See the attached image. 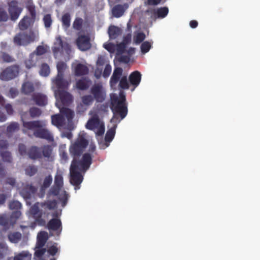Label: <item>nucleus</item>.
Segmentation results:
<instances>
[{
	"label": "nucleus",
	"instance_id": "nucleus-47",
	"mask_svg": "<svg viewBox=\"0 0 260 260\" xmlns=\"http://www.w3.org/2000/svg\"><path fill=\"white\" fill-rule=\"evenodd\" d=\"M67 68V64L63 61H59L57 63V75H64L65 70Z\"/></svg>",
	"mask_w": 260,
	"mask_h": 260
},
{
	"label": "nucleus",
	"instance_id": "nucleus-13",
	"mask_svg": "<svg viewBox=\"0 0 260 260\" xmlns=\"http://www.w3.org/2000/svg\"><path fill=\"white\" fill-rule=\"evenodd\" d=\"M8 11L12 20H16L19 17L22 9L18 7V3L16 0L11 1L8 4Z\"/></svg>",
	"mask_w": 260,
	"mask_h": 260
},
{
	"label": "nucleus",
	"instance_id": "nucleus-61",
	"mask_svg": "<svg viewBox=\"0 0 260 260\" xmlns=\"http://www.w3.org/2000/svg\"><path fill=\"white\" fill-rule=\"evenodd\" d=\"M0 225L8 227L10 224L9 218L7 217L6 215H2L0 216Z\"/></svg>",
	"mask_w": 260,
	"mask_h": 260
},
{
	"label": "nucleus",
	"instance_id": "nucleus-26",
	"mask_svg": "<svg viewBox=\"0 0 260 260\" xmlns=\"http://www.w3.org/2000/svg\"><path fill=\"white\" fill-rule=\"evenodd\" d=\"M153 15L154 17L157 18H164L166 17L169 13V9L167 7H160L159 8L154 9L153 10Z\"/></svg>",
	"mask_w": 260,
	"mask_h": 260
},
{
	"label": "nucleus",
	"instance_id": "nucleus-54",
	"mask_svg": "<svg viewBox=\"0 0 260 260\" xmlns=\"http://www.w3.org/2000/svg\"><path fill=\"white\" fill-rule=\"evenodd\" d=\"M9 208L11 210H19L22 207V204L17 201H12L9 203Z\"/></svg>",
	"mask_w": 260,
	"mask_h": 260
},
{
	"label": "nucleus",
	"instance_id": "nucleus-60",
	"mask_svg": "<svg viewBox=\"0 0 260 260\" xmlns=\"http://www.w3.org/2000/svg\"><path fill=\"white\" fill-rule=\"evenodd\" d=\"M9 16L6 11L0 8V22H6L8 20Z\"/></svg>",
	"mask_w": 260,
	"mask_h": 260
},
{
	"label": "nucleus",
	"instance_id": "nucleus-50",
	"mask_svg": "<svg viewBox=\"0 0 260 260\" xmlns=\"http://www.w3.org/2000/svg\"><path fill=\"white\" fill-rule=\"evenodd\" d=\"M16 185V178L12 177H7L5 181L4 185H10L11 190L12 188H14Z\"/></svg>",
	"mask_w": 260,
	"mask_h": 260
},
{
	"label": "nucleus",
	"instance_id": "nucleus-55",
	"mask_svg": "<svg viewBox=\"0 0 260 260\" xmlns=\"http://www.w3.org/2000/svg\"><path fill=\"white\" fill-rule=\"evenodd\" d=\"M63 177L61 174L57 173L54 178V185L62 187Z\"/></svg>",
	"mask_w": 260,
	"mask_h": 260
},
{
	"label": "nucleus",
	"instance_id": "nucleus-35",
	"mask_svg": "<svg viewBox=\"0 0 260 260\" xmlns=\"http://www.w3.org/2000/svg\"><path fill=\"white\" fill-rule=\"evenodd\" d=\"M30 212L37 221L42 217V212L40 211L38 206L36 204H35L30 208Z\"/></svg>",
	"mask_w": 260,
	"mask_h": 260
},
{
	"label": "nucleus",
	"instance_id": "nucleus-36",
	"mask_svg": "<svg viewBox=\"0 0 260 260\" xmlns=\"http://www.w3.org/2000/svg\"><path fill=\"white\" fill-rule=\"evenodd\" d=\"M8 237L11 242L17 243L21 239L22 235L20 232H15L9 234Z\"/></svg>",
	"mask_w": 260,
	"mask_h": 260
},
{
	"label": "nucleus",
	"instance_id": "nucleus-14",
	"mask_svg": "<svg viewBox=\"0 0 260 260\" xmlns=\"http://www.w3.org/2000/svg\"><path fill=\"white\" fill-rule=\"evenodd\" d=\"M123 70L120 67L114 69L113 74L110 80V85L113 89H116L117 84L122 77Z\"/></svg>",
	"mask_w": 260,
	"mask_h": 260
},
{
	"label": "nucleus",
	"instance_id": "nucleus-20",
	"mask_svg": "<svg viewBox=\"0 0 260 260\" xmlns=\"http://www.w3.org/2000/svg\"><path fill=\"white\" fill-rule=\"evenodd\" d=\"M101 123L98 114H95L88 120L86 124V127L90 130H94L98 128Z\"/></svg>",
	"mask_w": 260,
	"mask_h": 260
},
{
	"label": "nucleus",
	"instance_id": "nucleus-4",
	"mask_svg": "<svg viewBox=\"0 0 260 260\" xmlns=\"http://www.w3.org/2000/svg\"><path fill=\"white\" fill-rule=\"evenodd\" d=\"M88 144V141L83 135H80L70 148L71 155L73 158H79Z\"/></svg>",
	"mask_w": 260,
	"mask_h": 260
},
{
	"label": "nucleus",
	"instance_id": "nucleus-53",
	"mask_svg": "<svg viewBox=\"0 0 260 260\" xmlns=\"http://www.w3.org/2000/svg\"><path fill=\"white\" fill-rule=\"evenodd\" d=\"M94 99L91 95H85L82 97V102L85 105L89 106L92 104Z\"/></svg>",
	"mask_w": 260,
	"mask_h": 260
},
{
	"label": "nucleus",
	"instance_id": "nucleus-3",
	"mask_svg": "<svg viewBox=\"0 0 260 260\" xmlns=\"http://www.w3.org/2000/svg\"><path fill=\"white\" fill-rule=\"evenodd\" d=\"M22 31L17 34L13 38V42L15 45L19 46H27L36 40V35L32 30L29 31Z\"/></svg>",
	"mask_w": 260,
	"mask_h": 260
},
{
	"label": "nucleus",
	"instance_id": "nucleus-1",
	"mask_svg": "<svg viewBox=\"0 0 260 260\" xmlns=\"http://www.w3.org/2000/svg\"><path fill=\"white\" fill-rule=\"evenodd\" d=\"M26 115V112L21 113V120L24 127V133H26V130H34V135L36 137L47 140L49 142L53 141L54 138L50 132L47 129L43 128L45 124L42 121H25L24 118Z\"/></svg>",
	"mask_w": 260,
	"mask_h": 260
},
{
	"label": "nucleus",
	"instance_id": "nucleus-58",
	"mask_svg": "<svg viewBox=\"0 0 260 260\" xmlns=\"http://www.w3.org/2000/svg\"><path fill=\"white\" fill-rule=\"evenodd\" d=\"M126 46L125 45V43H120L119 44H118L116 45V54L117 55H121L122 53H123L126 49Z\"/></svg>",
	"mask_w": 260,
	"mask_h": 260
},
{
	"label": "nucleus",
	"instance_id": "nucleus-31",
	"mask_svg": "<svg viewBox=\"0 0 260 260\" xmlns=\"http://www.w3.org/2000/svg\"><path fill=\"white\" fill-rule=\"evenodd\" d=\"M108 34L111 39H115L121 34V30L117 26L111 25L108 28Z\"/></svg>",
	"mask_w": 260,
	"mask_h": 260
},
{
	"label": "nucleus",
	"instance_id": "nucleus-64",
	"mask_svg": "<svg viewBox=\"0 0 260 260\" xmlns=\"http://www.w3.org/2000/svg\"><path fill=\"white\" fill-rule=\"evenodd\" d=\"M46 251V249L43 248V247L40 248H36L35 256L38 258H41L43 256Z\"/></svg>",
	"mask_w": 260,
	"mask_h": 260
},
{
	"label": "nucleus",
	"instance_id": "nucleus-11",
	"mask_svg": "<svg viewBox=\"0 0 260 260\" xmlns=\"http://www.w3.org/2000/svg\"><path fill=\"white\" fill-rule=\"evenodd\" d=\"M79 158H73V160H75L78 168H80L83 171H86L90 167L92 163V157L88 153H86L83 155L82 160H78Z\"/></svg>",
	"mask_w": 260,
	"mask_h": 260
},
{
	"label": "nucleus",
	"instance_id": "nucleus-62",
	"mask_svg": "<svg viewBox=\"0 0 260 260\" xmlns=\"http://www.w3.org/2000/svg\"><path fill=\"white\" fill-rule=\"evenodd\" d=\"M2 59L4 62H12L15 60L12 56L6 52H3L2 53Z\"/></svg>",
	"mask_w": 260,
	"mask_h": 260
},
{
	"label": "nucleus",
	"instance_id": "nucleus-42",
	"mask_svg": "<svg viewBox=\"0 0 260 260\" xmlns=\"http://www.w3.org/2000/svg\"><path fill=\"white\" fill-rule=\"evenodd\" d=\"M119 84L117 86L119 89H128L129 87V83L127 81V78L126 76H123L121 78L120 80L118 82Z\"/></svg>",
	"mask_w": 260,
	"mask_h": 260
},
{
	"label": "nucleus",
	"instance_id": "nucleus-10",
	"mask_svg": "<svg viewBox=\"0 0 260 260\" xmlns=\"http://www.w3.org/2000/svg\"><path fill=\"white\" fill-rule=\"evenodd\" d=\"M53 218L50 220L47 225L48 229L50 231L56 232L57 235H59L62 230V224L61 220L57 218L58 213L55 212L52 214Z\"/></svg>",
	"mask_w": 260,
	"mask_h": 260
},
{
	"label": "nucleus",
	"instance_id": "nucleus-16",
	"mask_svg": "<svg viewBox=\"0 0 260 260\" xmlns=\"http://www.w3.org/2000/svg\"><path fill=\"white\" fill-rule=\"evenodd\" d=\"M31 100L40 107H44L48 104L47 95L41 92L33 93L31 95Z\"/></svg>",
	"mask_w": 260,
	"mask_h": 260
},
{
	"label": "nucleus",
	"instance_id": "nucleus-46",
	"mask_svg": "<svg viewBox=\"0 0 260 260\" xmlns=\"http://www.w3.org/2000/svg\"><path fill=\"white\" fill-rule=\"evenodd\" d=\"M0 154L3 159V160L4 162H7L8 163L12 162L13 159H12L11 154L10 152L7 151H1Z\"/></svg>",
	"mask_w": 260,
	"mask_h": 260
},
{
	"label": "nucleus",
	"instance_id": "nucleus-17",
	"mask_svg": "<svg viewBox=\"0 0 260 260\" xmlns=\"http://www.w3.org/2000/svg\"><path fill=\"white\" fill-rule=\"evenodd\" d=\"M76 44L81 51H86L91 48L90 39L89 37L85 35L79 36L76 40Z\"/></svg>",
	"mask_w": 260,
	"mask_h": 260
},
{
	"label": "nucleus",
	"instance_id": "nucleus-9",
	"mask_svg": "<svg viewBox=\"0 0 260 260\" xmlns=\"http://www.w3.org/2000/svg\"><path fill=\"white\" fill-rule=\"evenodd\" d=\"M53 87L55 90H67L71 82L64 78V75H57L52 79Z\"/></svg>",
	"mask_w": 260,
	"mask_h": 260
},
{
	"label": "nucleus",
	"instance_id": "nucleus-6",
	"mask_svg": "<svg viewBox=\"0 0 260 260\" xmlns=\"http://www.w3.org/2000/svg\"><path fill=\"white\" fill-rule=\"evenodd\" d=\"M83 171L80 168H78L75 160H72L70 169V182L75 186V189H79V185L82 183L83 177L80 172Z\"/></svg>",
	"mask_w": 260,
	"mask_h": 260
},
{
	"label": "nucleus",
	"instance_id": "nucleus-22",
	"mask_svg": "<svg viewBox=\"0 0 260 260\" xmlns=\"http://www.w3.org/2000/svg\"><path fill=\"white\" fill-rule=\"evenodd\" d=\"M91 84V81L88 78H82L76 82V88L79 90H85Z\"/></svg>",
	"mask_w": 260,
	"mask_h": 260
},
{
	"label": "nucleus",
	"instance_id": "nucleus-37",
	"mask_svg": "<svg viewBox=\"0 0 260 260\" xmlns=\"http://www.w3.org/2000/svg\"><path fill=\"white\" fill-rule=\"evenodd\" d=\"M61 114L66 116L69 121H71L74 117V112L68 108H62L60 110Z\"/></svg>",
	"mask_w": 260,
	"mask_h": 260
},
{
	"label": "nucleus",
	"instance_id": "nucleus-19",
	"mask_svg": "<svg viewBox=\"0 0 260 260\" xmlns=\"http://www.w3.org/2000/svg\"><path fill=\"white\" fill-rule=\"evenodd\" d=\"M127 4L124 5L118 4L114 6L112 10V15L114 17L119 18L124 13L125 10L127 9Z\"/></svg>",
	"mask_w": 260,
	"mask_h": 260
},
{
	"label": "nucleus",
	"instance_id": "nucleus-8",
	"mask_svg": "<svg viewBox=\"0 0 260 260\" xmlns=\"http://www.w3.org/2000/svg\"><path fill=\"white\" fill-rule=\"evenodd\" d=\"M90 93L98 103L104 102L106 97L105 90L101 83H95L90 88Z\"/></svg>",
	"mask_w": 260,
	"mask_h": 260
},
{
	"label": "nucleus",
	"instance_id": "nucleus-32",
	"mask_svg": "<svg viewBox=\"0 0 260 260\" xmlns=\"http://www.w3.org/2000/svg\"><path fill=\"white\" fill-rule=\"evenodd\" d=\"M35 90V87L32 83L30 82H25L23 83L21 87L22 93L29 95L32 93Z\"/></svg>",
	"mask_w": 260,
	"mask_h": 260
},
{
	"label": "nucleus",
	"instance_id": "nucleus-59",
	"mask_svg": "<svg viewBox=\"0 0 260 260\" xmlns=\"http://www.w3.org/2000/svg\"><path fill=\"white\" fill-rule=\"evenodd\" d=\"M61 188L62 187L54 185L49 190L48 194L54 196H57L58 195Z\"/></svg>",
	"mask_w": 260,
	"mask_h": 260
},
{
	"label": "nucleus",
	"instance_id": "nucleus-52",
	"mask_svg": "<svg viewBox=\"0 0 260 260\" xmlns=\"http://www.w3.org/2000/svg\"><path fill=\"white\" fill-rule=\"evenodd\" d=\"M19 128V123L17 122H12L7 126V131L8 133H12L18 131Z\"/></svg>",
	"mask_w": 260,
	"mask_h": 260
},
{
	"label": "nucleus",
	"instance_id": "nucleus-23",
	"mask_svg": "<svg viewBox=\"0 0 260 260\" xmlns=\"http://www.w3.org/2000/svg\"><path fill=\"white\" fill-rule=\"evenodd\" d=\"M27 155L29 158L35 160L42 157L40 149L35 146L30 147L27 150Z\"/></svg>",
	"mask_w": 260,
	"mask_h": 260
},
{
	"label": "nucleus",
	"instance_id": "nucleus-24",
	"mask_svg": "<svg viewBox=\"0 0 260 260\" xmlns=\"http://www.w3.org/2000/svg\"><path fill=\"white\" fill-rule=\"evenodd\" d=\"M36 20H33L28 16H25L19 22V27L21 30H26Z\"/></svg>",
	"mask_w": 260,
	"mask_h": 260
},
{
	"label": "nucleus",
	"instance_id": "nucleus-45",
	"mask_svg": "<svg viewBox=\"0 0 260 260\" xmlns=\"http://www.w3.org/2000/svg\"><path fill=\"white\" fill-rule=\"evenodd\" d=\"M29 113L31 118H37L41 116L42 111L39 108L33 107L29 109Z\"/></svg>",
	"mask_w": 260,
	"mask_h": 260
},
{
	"label": "nucleus",
	"instance_id": "nucleus-12",
	"mask_svg": "<svg viewBox=\"0 0 260 260\" xmlns=\"http://www.w3.org/2000/svg\"><path fill=\"white\" fill-rule=\"evenodd\" d=\"M54 93L63 106H69L73 101L72 95L66 90H54Z\"/></svg>",
	"mask_w": 260,
	"mask_h": 260
},
{
	"label": "nucleus",
	"instance_id": "nucleus-44",
	"mask_svg": "<svg viewBox=\"0 0 260 260\" xmlns=\"http://www.w3.org/2000/svg\"><path fill=\"white\" fill-rule=\"evenodd\" d=\"M43 21L45 28H50L52 24L53 20L50 14H45L43 18Z\"/></svg>",
	"mask_w": 260,
	"mask_h": 260
},
{
	"label": "nucleus",
	"instance_id": "nucleus-38",
	"mask_svg": "<svg viewBox=\"0 0 260 260\" xmlns=\"http://www.w3.org/2000/svg\"><path fill=\"white\" fill-rule=\"evenodd\" d=\"M40 75L43 77H47L50 73L49 66L46 63H43L40 67Z\"/></svg>",
	"mask_w": 260,
	"mask_h": 260
},
{
	"label": "nucleus",
	"instance_id": "nucleus-51",
	"mask_svg": "<svg viewBox=\"0 0 260 260\" xmlns=\"http://www.w3.org/2000/svg\"><path fill=\"white\" fill-rule=\"evenodd\" d=\"M31 255L28 251H23L14 257V260H24L25 258H30Z\"/></svg>",
	"mask_w": 260,
	"mask_h": 260
},
{
	"label": "nucleus",
	"instance_id": "nucleus-56",
	"mask_svg": "<svg viewBox=\"0 0 260 260\" xmlns=\"http://www.w3.org/2000/svg\"><path fill=\"white\" fill-rule=\"evenodd\" d=\"M82 19L81 18H76L73 22V27L75 29L80 30L82 28Z\"/></svg>",
	"mask_w": 260,
	"mask_h": 260
},
{
	"label": "nucleus",
	"instance_id": "nucleus-5",
	"mask_svg": "<svg viewBox=\"0 0 260 260\" xmlns=\"http://www.w3.org/2000/svg\"><path fill=\"white\" fill-rule=\"evenodd\" d=\"M88 144V141L83 135H80L70 148L71 155L73 158H79Z\"/></svg>",
	"mask_w": 260,
	"mask_h": 260
},
{
	"label": "nucleus",
	"instance_id": "nucleus-29",
	"mask_svg": "<svg viewBox=\"0 0 260 260\" xmlns=\"http://www.w3.org/2000/svg\"><path fill=\"white\" fill-rule=\"evenodd\" d=\"M52 182V177L51 175L49 174L44 178L43 182L40 186V192L42 194V196H44L46 189L50 186Z\"/></svg>",
	"mask_w": 260,
	"mask_h": 260
},
{
	"label": "nucleus",
	"instance_id": "nucleus-21",
	"mask_svg": "<svg viewBox=\"0 0 260 260\" xmlns=\"http://www.w3.org/2000/svg\"><path fill=\"white\" fill-rule=\"evenodd\" d=\"M48 234L45 231H42L38 233L37 240L35 248H40L45 245L48 240Z\"/></svg>",
	"mask_w": 260,
	"mask_h": 260
},
{
	"label": "nucleus",
	"instance_id": "nucleus-49",
	"mask_svg": "<svg viewBox=\"0 0 260 260\" xmlns=\"http://www.w3.org/2000/svg\"><path fill=\"white\" fill-rule=\"evenodd\" d=\"M152 43H150L148 41L143 42L140 47L141 51L143 54L147 53L152 47Z\"/></svg>",
	"mask_w": 260,
	"mask_h": 260
},
{
	"label": "nucleus",
	"instance_id": "nucleus-40",
	"mask_svg": "<svg viewBox=\"0 0 260 260\" xmlns=\"http://www.w3.org/2000/svg\"><path fill=\"white\" fill-rule=\"evenodd\" d=\"M42 207L48 210H53L57 207V202L56 200H48L42 204Z\"/></svg>",
	"mask_w": 260,
	"mask_h": 260
},
{
	"label": "nucleus",
	"instance_id": "nucleus-30",
	"mask_svg": "<svg viewBox=\"0 0 260 260\" xmlns=\"http://www.w3.org/2000/svg\"><path fill=\"white\" fill-rule=\"evenodd\" d=\"M88 68L84 64L78 63L75 67L74 74L76 76H81L88 73Z\"/></svg>",
	"mask_w": 260,
	"mask_h": 260
},
{
	"label": "nucleus",
	"instance_id": "nucleus-43",
	"mask_svg": "<svg viewBox=\"0 0 260 260\" xmlns=\"http://www.w3.org/2000/svg\"><path fill=\"white\" fill-rule=\"evenodd\" d=\"M115 134V126L111 128L107 132L105 137V140L106 142H110L113 139Z\"/></svg>",
	"mask_w": 260,
	"mask_h": 260
},
{
	"label": "nucleus",
	"instance_id": "nucleus-57",
	"mask_svg": "<svg viewBox=\"0 0 260 260\" xmlns=\"http://www.w3.org/2000/svg\"><path fill=\"white\" fill-rule=\"evenodd\" d=\"M146 36L144 32L138 33L134 38V41L136 44H139L142 42L145 39Z\"/></svg>",
	"mask_w": 260,
	"mask_h": 260
},
{
	"label": "nucleus",
	"instance_id": "nucleus-18",
	"mask_svg": "<svg viewBox=\"0 0 260 260\" xmlns=\"http://www.w3.org/2000/svg\"><path fill=\"white\" fill-rule=\"evenodd\" d=\"M37 188L31 184H26L21 189L20 193L24 198L30 199L37 191Z\"/></svg>",
	"mask_w": 260,
	"mask_h": 260
},
{
	"label": "nucleus",
	"instance_id": "nucleus-15",
	"mask_svg": "<svg viewBox=\"0 0 260 260\" xmlns=\"http://www.w3.org/2000/svg\"><path fill=\"white\" fill-rule=\"evenodd\" d=\"M70 49L69 45L66 42H63L60 36L56 38L52 51L54 54H57L63 50H68Z\"/></svg>",
	"mask_w": 260,
	"mask_h": 260
},
{
	"label": "nucleus",
	"instance_id": "nucleus-63",
	"mask_svg": "<svg viewBox=\"0 0 260 260\" xmlns=\"http://www.w3.org/2000/svg\"><path fill=\"white\" fill-rule=\"evenodd\" d=\"M8 250L6 245L3 243H0V260L2 259L4 257Z\"/></svg>",
	"mask_w": 260,
	"mask_h": 260
},
{
	"label": "nucleus",
	"instance_id": "nucleus-41",
	"mask_svg": "<svg viewBox=\"0 0 260 260\" xmlns=\"http://www.w3.org/2000/svg\"><path fill=\"white\" fill-rule=\"evenodd\" d=\"M21 215V213L19 210L13 212L9 217L10 224L12 225L15 224Z\"/></svg>",
	"mask_w": 260,
	"mask_h": 260
},
{
	"label": "nucleus",
	"instance_id": "nucleus-27",
	"mask_svg": "<svg viewBox=\"0 0 260 260\" xmlns=\"http://www.w3.org/2000/svg\"><path fill=\"white\" fill-rule=\"evenodd\" d=\"M51 122L53 125L60 128L64 124L65 119L61 114H55L51 116Z\"/></svg>",
	"mask_w": 260,
	"mask_h": 260
},
{
	"label": "nucleus",
	"instance_id": "nucleus-34",
	"mask_svg": "<svg viewBox=\"0 0 260 260\" xmlns=\"http://www.w3.org/2000/svg\"><path fill=\"white\" fill-rule=\"evenodd\" d=\"M71 15L69 13L64 14L61 17L62 26L64 29H68L71 24Z\"/></svg>",
	"mask_w": 260,
	"mask_h": 260
},
{
	"label": "nucleus",
	"instance_id": "nucleus-48",
	"mask_svg": "<svg viewBox=\"0 0 260 260\" xmlns=\"http://www.w3.org/2000/svg\"><path fill=\"white\" fill-rule=\"evenodd\" d=\"M25 174L31 177L35 175L38 172V168L35 165H29L25 170Z\"/></svg>",
	"mask_w": 260,
	"mask_h": 260
},
{
	"label": "nucleus",
	"instance_id": "nucleus-7",
	"mask_svg": "<svg viewBox=\"0 0 260 260\" xmlns=\"http://www.w3.org/2000/svg\"><path fill=\"white\" fill-rule=\"evenodd\" d=\"M20 67L14 64L6 68L0 74V79L3 81H9L17 77L19 73Z\"/></svg>",
	"mask_w": 260,
	"mask_h": 260
},
{
	"label": "nucleus",
	"instance_id": "nucleus-39",
	"mask_svg": "<svg viewBox=\"0 0 260 260\" xmlns=\"http://www.w3.org/2000/svg\"><path fill=\"white\" fill-rule=\"evenodd\" d=\"M52 152V148L50 145H44L42 148V156L44 157L49 158L51 156Z\"/></svg>",
	"mask_w": 260,
	"mask_h": 260
},
{
	"label": "nucleus",
	"instance_id": "nucleus-28",
	"mask_svg": "<svg viewBox=\"0 0 260 260\" xmlns=\"http://www.w3.org/2000/svg\"><path fill=\"white\" fill-rule=\"evenodd\" d=\"M38 60V57L35 55V53H31L29 55L27 59L24 61L25 67L27 69H30L37 66Z\"/></svg>",
	"mask_w": 260,
	"mask_h": 260
},
{
	"label": "nucleus",
	"instance_id": "nucleus-2",
	"mask_svg": "<svg viewBox=\"0 0 260 260\" xmlns=\"http://www.w3.org/2000/svg\"><path fill=\"white\" fill-rule=\"evenodd\" d=\"M110 108L113 113V116L111 120H118L119 117L123 119L127 114V108L125 104L119 102V99L117 96L111 98Z\"/></svg>",
	"mask_w": 260,
	"mask_h": 260
},
{
	"label": "nucleus",
	"instance_id": "nucleus-25",
	"mask_svg": "<svg viewBox=\"0 0 260 260\" xmlns=\"http://www.w3.org/2000/svg\"><path fill=\"white\" fill-rule=\"evenodd\" d=\"M141 80V74L138 71L132 72L129 76L130 83L135 87H137L139 85Z\"/></svg>",
	"mask_w": 260,
	"mask_h": 260
},
{
	"label": "nucleus",
	"instance_id": "nucleus-33",
	"mask_svg": "<svg viewBox=\"0 0 260 260\" xmlns=\"http://www.w3.org/2000/svg\"><path fill=\"white\" fill-rule=\"evenodd\" d=\"M26 9L27 10L30 15V18L33 20H36L37 16V12L36 10V7L32 2L28 1L26 6Z\"/></svg>",
	"mask_w": 260,
	"mask_h": 260
}]
</instances>
